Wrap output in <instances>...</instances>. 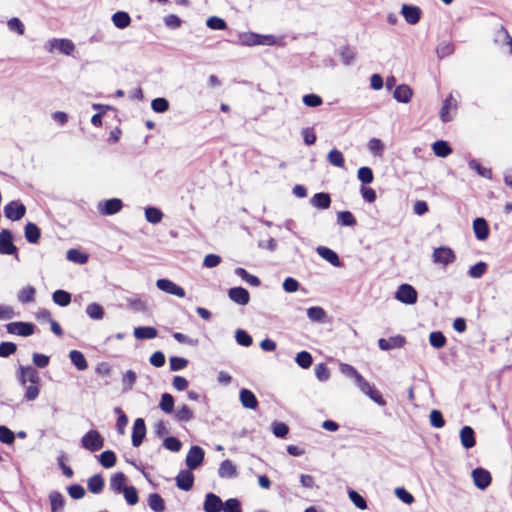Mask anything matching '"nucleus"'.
<instances>
[{
	"label": "nucleus",
	"mask_w": 512,
	"mask_h": 512,
	"mask_svg": "<svg viewBox=\"0 0 512 512\" xmlns=\"http://www.w3.org/2000/svg\"><path fill=\"white\" fill-rule=\"evenodd\" d=\"M206 25L212 30H225L227 28L225 20L217 16L209 17Z\"/></svg>",
	"instance_id": "62"
},
{
	"label": "nucleus",
	"mask_w": 512,
	"mask_h": 512,
	"mask_svg": "<svg viewBox=\"0 0 512 512\" xmlns=\"http://www.w3.org/2000/svg\"><path fill=\"white\" fill-rule=\"evenodd\" d=\"M355 384L361 390V392L367 395L375 403H377L380 406L386 405V401L382 397L381 393L369 382H367L362 375L358 376V379L355 381Z\"/></svg>",
	"instance_id": "2"
},
{
	"label": "nucleus",
	"mask_w": 512,
	"mask_h": 512,
	"mask_svg": "<svg viewBox=\"0 0 512 512\" xmlns=\"http://www.w3.org/2000/svg\"><path fill=\"white\" fill-rule=\"evenodd\" d=\"M223 508L221 498L214 493H207L203 503V510L205 512H220Z\"/></svg>",
	"instance_id": "14"
},
{
	"label": "nucleus",
	"mask_w": 512,
	"mask_h": 512,
	"mask_svg": "<svg viewBox=\"0 0 512 512\" xmlns=\"http://www.w3.org/2000/svg\"><path fill=\"white\" fill-rule=\"evenodd\" d=\"M368 149L374 156H382L384 144L380 139L372 138L368 142Z\"/></svg>",
	"instance_id": "61"
},
{
	"label": "nucleus",
	"mask_w": 512,
	"mask_h": 512,
	"mask_svg": "<svg viewBox=\"0 0 512 512\" xmlns=\"http://www.w3.org/2000/svg\"><path fill=\"white\" fill-rule=\"evenodd\" d=\"M67 259L78 264H84L87 262L88 256L77 249H70L67 251Z\"/></svg>",
	"instance_id": "59"
},
{
	"label": "nucleus",
	"mask_w": 512,
	"mask_h": 512,
	"mask_svg": "<svg viewBox=\"0 0 512 512\" xmlns=\"http://www.w3.org/2000/svg\"><path fill=\"white\" fill-rule=\"evenodd\" d=\"M429 342L434 348L440 349L445 346L446 337L440 331L431 332L429 335Z\"/></svg>",
	"instance_id": "48"
},
{
	"label": "nucleus",
	"mask_w": 512,
	"mask_h": 512,
	"mask_svg": "<svg viewBox=\"0 0 512 512\" xmlns=\"http://www.w3.org/2000/svg\"><path fill=\"white\" fill-rule=\"evenodd\" d=\"M460 440L464 448L470 449L474 447L476 444L474 430L470 426L462 427L460 430Z\"/></svg>",
	"instance_id": "26"
},
{
	"label": "nucleus",
	"mask_w": 512,
	"mask_h": 512,
	"mask_svg": "<svg viewBox=\"0 0 512 512\" xmlns=\"http://www.w3.org/2000/svg\"><path fill=\"white\" fill-rule=\"evenodd\" d=\"M472 477L475 486L480 490L486 489L491 484V474L484 468L479 467L474 469L472 471Z\"/></svg>",
	"instance_id": "10"
},
{
	"label": "nucleus",
	"mask_w": 512,
	"mask_h": 512,
	"mask_svg": "<svg viewBox=\"0 0 512 512\" xmlns=\"http://www.w3.org/2000/svg\"><path fill=\"white\" fill-rule=\"evenodd\" d=\"M218 475L220 478L224 479L236 478L238 476L236 466L231 460H224L219 465Z\"/></svg>",
	"instance_id": "22"
},
{
	"label": "nucleus",
	"mask_w": 512,
	"mask_h": 512,
	"mask_svg": "<svg viewBox=\"0 0 512 512\" xmlns=\"http://www.w3.org/2000/svg\"><path fill=\"white\" fill-rule=\"evenodd\" d=\"M405 342H406V339L403 336L397 335V336L390 337L388 339L380 338L378 340V346L381 350L388 351V350L403 347Z\"/></svg>",
	"instance_id": "15"
},
{
	"label": "nucleus",
	"mask_w": 512,
	"mask_h": 512,
	"mask_svg": "<svg viewBox=\"0 0 512 512\" xmlns=\"http://www.w3.org/2000/svg\"><path fill=\"white\" fill-rule=\"evenodd\" d=\"M148 505L154 512H163L165 510V502L163 498L157 493H152L149 495Z\"/></svg>",
	"instance_id": "38"
},
{
	"label": "nucleus",
	"mask_w": 512,
	"mask_h": 512,
	"mask_svg": "<svg viewBox=\"0 0 512 512\" xmlns=\"http://www.w3.org/2000/svg\"><path fill=\"white\" fill-rule=\"evenodd\" d=\"M21 370L26 374L28 381L30 384H39L40 376L38 371L33 366H24L21 365Z\"/></svg>",
	"instance_id": "60"
},
{
	"label": "nucleus",
	"mask_w": 512,
	"mask_h": 512,
	"mask_svg": "<svg viewBox=\"0 0 512 512\" xmlns=\"http://www.w3.org/2000/svg\"><path fill=\"white\" fill-rule=\"evenodd\" d=\"M86 314L94 320H100L104 316V309L98 303H91L86 307Z\"/></svg>",
	"instance_id": "45"
},
{
	"label": "nucleus",
	"mask_w": 512,
	"mask_h": 512,
	"mask_svg": "<svg viewBox=\"0 0 512 512\" xmlns=\"http://www.w3.org/2000/svg\"><path fill=\"white\" fill-rule=\"evenodd\" d=\"M49 500L51 504V512H62L65 505L64 496L57 492L53 491L49 495Z\"/></svg>",
	"instance_id": "32"
},
{
	"label": "nucleus",
	"mask_w": 512,
	"mask_h": 512,
	"mask_svg": "<svg viewBox=\"0 0 512 512\" xmlns=\"http://www.w3.org/2000/svg\"><path fill=\"white\" fill-rule=\"evenodd\" d=\"M307 316L313 322L322 323L326 319V312L321 307L313 306L307 309Z\"/></svg>",
	"instance_id": "40"
},
{
	"label": "nucleus",
	"mask_w": 512,
	"mask_h": 512,
	"mask_svg": "<svg viewBox=\"0 0 512 512\" xmlns=\"http://www.w3.org/2000/svg\"><path fill=\"white\" fill-rule=\"evenodd\" d=\"M239 399L243 407L255 410L258 407V400L255 394L246 388H242L239 392Z\"/></svg>",
	"instance_id": "21"
},
{
	"label": "nucleus",
	"mask_w": 512,
	"mask_h": 512,
	"mask_svg": "<svg viewBox=\"0 0 512 512\" xmlns=\"http://www.w3.org/2000/svg\"><path fill=\"white\" fill-rule=\"evenodd\" d=\"M145 436H146L145 421L142 418H137L134 421L133 429H132V437H131L132 445L134 447H139L142 444Z\"/></svg>",
	"instance_id": "11"
},
{
	"label": "nucleus",
	"mask_w": 512,
	"mask_h": 512,
	"mask_svg": "<svg viewBox=\"0 0 512 512\" xmlns=\"http://www.w3.org/2000/svg\"><path fill=\"white\" fill-rule=\"evenodd\" d=\"M457 108V101L450 94L445 100L440 110V119L442 122L447 123L453 119V116L450 114V110Z\"/></svg>",
	"instance_id": "20"
},
{
	"label": "nucleus",
	"mask_w": 512,
	"mask_h": 512,
	"mask_svg": "<svg viewBox=\"0 0 512 512\" xmlns=\"http://www.w3.org/2000/svg\"><path fill=\"white\" fill-rule=\"evenodd\" d=\"M223 512H241V503L236 498H230L223 503Z\"/></svg>",
	"instance_id": "64"
},
{
	"label": "nucleus",
	"mask_w": 512,
	"mask_h": 512,
	"mask_svg": "<svg viewBox=\"0 0 512 512\" xmlns=\"http://www.w3.org/2000/svg\"><path fill=\"white\" fill-rule=\"evenodd\" d=\"M239 43L242 46H257L259 43V34L254 32H244L239 34Z\"/></svg>",
	"instance_id": "36"
},
{
	"label": "nucleus",
	"mask_w": 512,
	"mask_h": 512,
	"mask_svg": "<svg viewBox=\"0 0 512 512\" xmlns=\"http://www.w3.org/2000/svg\"><path fill=\"white\" fill-rule=\"evenodd\" d=\"M234 272L243 281L247 282L251 286L258 287L261 284V281L257 276L250 274L244 268L237 267Z\"/></svg>",
	"instance_id": "35"
},
{
	"label": "nucleus",
	"mask_w": 512,
	"mask_h": 512,
	"mask_svg": "<svg viewBox=\"0 0 512 512\" xmlns=\"http://www.w3.org/2000/svg\"><path fill=\"white\" fill-rule=\"evenodd\" d=\"M136 373L132 370H128L122 377L123 391H129L132 389L136 382Z\"/></svg>",
	"instance_id": "58"
},
{
	"label": "nucleus",
	"mask_w": 512,
	"mask_h": 512,
	"mask_svg": "<svg viewBox=\"0 0 512 512\" xmlns=\"http://www.w3.org/2000/svg\"><path fill=\"white\" fill-rule=\"evenodd\" d=\"M487 268V264L483 261H480L469 268L468 275L471 278L479 279L486 273Z\"/></svg>",
	"instance_id": "46"
},
{
	"label": "nucleus",
	"mask_w": 512,
	"mask_h": 512,
	"mask_svg": "<svg viewBox=\"0 0 512 512\" xmlns=\"http://www.w3.org/2000/svg\"><path fill=\"white\" fill-rule=\"evenodd\" d=\"M176 486L183 491H190L194 485V475L190 470H181L175 478Z\"/></svg>",
	"instance_id": "13"
},
{
	"label": "nucleus",
	"mask_w": 512,
	"mask_h": 512,
	"mask_svg": "<svg viewBox=\"0 0 512 512\" xmlns=\"http://www.w3.org/2000/svg\"><path fill=\"white\" fill-rule=\"evenodd\" d=\"M146 220L152 224L159 223L163 218V213L156 207H147L145 209Z\"/></svg>",
	"instance_id": "44"
},
{
	"label": "nucleus",
	"mask_w": 512,
	"mask_h": 512,
	"mask_svg": "<svg viewBox=\"0 0 512 512\" xmlns=\"http://www.w3.org/2000/svg\"><path fill=\"white\" fill-rule=\"evenodd\" d=\"M6 331L9 334L28 337L34 334L36 326L31 322H10L6 324Z\"/></svg>",
	"instance_id": "4"
},
{
	"label": "nucleus",
	"mask_w": 512,
	"mask_h": 512,
	"mask_svg": "<svg viewBox=\"0 0 512 512\" xmlns=\"http://www.w3.org/2000/svg\"><path fill=\"white\" fill-rule=\"evenodd\" d=\"M456 260L454 251L447 246L435 248L432 253V261L435 264H443L445 266L452 264Z\"/></svg>",
	"instance_id": "6"
},
{
	"label": "nucleus",
	"mask_w": 512,
	"mask_h": 512,
	"mask_svg": "<svg viewBox=\"0 0 512 512\" xmlns=\"http://www.w3.org/2000/svg\"><path fill=\"white\" fill-rule=\"evenodd\" d=\"M81 446L90 452H96L103 448L104 438L97 430H89L82 436Z\"/></svg>",
	"instance_id": "1"
},
{
	"label": "nucleus",
	"mask_w": 512,
	"mask_h": 512,
	"mask_svg": "<svg viewBox=\"0 0 512 512\" xmlns=\"http://www.w3.org/2000/svg\"><path fill=\"white\" fill-rule=\"evenodd\" d=\"M401 13L407 23L414 25L419 22L421 18V9L417 6L404 4Z\"/></svg>",
	"instance_id": "18"
},
{
	"label": "nucleus",
	"mask_w": 512,
	"mask_h": 512,
	"mask_svg": "<svg viewBox=\"0 0 512 512\" xmlns=\"http://www.w3.org/2000/svg\"><path fill=\"white\" fill-rule=\"evenodd\" d=\"M159 407L160 409L167 413V414H171L174 410V398L171 394L169 393H164L162 394L161 396V400H160V403H159Z\"/></svg>",
	"instance_id": "42"
},
{
	"label": "nucleus",
	"mask_w": 512,
	"mask_h": 512,
	"mask_svg": "<svg viewBox=\"0 0 512 512\" xmlns=\"http://www.w3.org/2000/svg\"><path fill=\"white\" fill-rule=\"evenodd\" d=\"M151 108L156 113H165L169 109V102L166 98L158 97L152 100Z\"/></svg>",
	"instance_id": "53"
},
{
	"label": "nucleus",
	"mask_w": 512,
	"mask_h": 512,
	"mask_svg": "<svg viewBox=\"0 0 512 512\" xmlns=\"http://www.w3.org/2000/svg\"><path fill=\"white\" fill-rule=\"evenodd\" d=\"M52 299L57 305L65 307L71 302V294L65 290L59 289L53 293Z\"/></svg>",
	"instance_id": "39"
},
{
	"label": "nucleus",
	"mask_w": 512,
	"mask_h": 512,
	"mask_svg": "<svg viewBox=\"0 0 512 512\" xmlns=\"http://www.w3.org/2000/svg\"><path fill=\"white\" fill-rule=\"evenodd\" d=\"M357 177L363 184H370L374 179L372 169L367 166H363L358 169Z\"/></svg>",
	"instance_id": "52"
},
{
	"label": "nucleus",
	"mask_w": 512,
	"mask_h": 512,
	"mask_svg": "<svg viewBox=\"0 0 512 512\" xmlns=\"http://www.w3.org/2000/svg\"><path fill=\"white\" fill-rule=\"evenodd\" d=\"M295 362L301 368L308 369L313 363V357L309 352L301 351V352L297 353V355L295 357Z\"/></svg>",
	"instance_id": "43"
},
{
	"label": "nucleus",
	"mask_w": 512,
	"mask_h": 512,
	"mask_svg": "<svg viewBox=\"0 0 512 512\" xmlns=\"http://www.w3.org/2000/svg\"><path fill=\"white\" fill-rule=\"evenodd\" d=\"M36 290L32 286H26L22 288L18 293V301L26 304L31 303L35 299Z\"/></svg>",
	"instance_id": "41"
},
{
	"label": "nucleus",
	"mask_w": 512,
	"mask_h": 512,
	"mask_svg": "<svg viewBox=\"0 0 512 512\" xmlns=\"http://www.w3.org/2000/svg\"><path fill=\"white\" fill-rule=\"evenodd\" d=\"M316 252L321 258L329 262L334 267H341L343 265L338 254L328 247L318 246L316 248Z\"/></svg>",
	"instance_id": "16"
},
{
	"label": "nucleus",
	"mask_w": 512,
	"mask_h": 512,
	"mask_svg": "<svg viewBox=\"0 0 512 512\" xmlns=\"http://www.w3.org/2000/svg\"><path fill=\"white\" fill-rule=\"evenodd\" d=\"M87 488L93 494H99L104 488V479L100 474L91 476L87 481Z\"/></svg>",
	"instance_id": "31"
},
{
	"label": "nucleus",
	"mask_w": 512,
	"mask_h": 512,
	"mask_svg": "<svg viewBox=\"0 0 512 512\" xmlns=\"http://www.w3.org/2000/svg\"><path fill=\"white\" fill-rule=\"evenodd\" d=\"M469 168L476 171L480 176L491 179L492 171L489 168L483 167L478 161L472 159L468 163Z\"/></svg>",
	"instance_id": "47"
},
{
	"label": "nucleus",
	"mask_w": 512,
	"mask_h": 512,
	"mask_svg": "<svg viewBox=\"0 0 512 512\" xmlns=\"http://www.w3.org/2000/svg\"><path fill=\"white\" fill-rule=\"evenodd\" d=\"M494 42L498 46H509V53L512 54V37L508 31L503 27H499L494 33Z\"/></svg>",
	"instance_id": "23"
},
{
	"label": "nucleus",
	"mask_w": 512,
	"mask_h": 512,
	"mask_svg": "<svg viewBox=\"0 0 512 512\" xmlns=\"http://www.w3.org/2000/svg\"><path fill=\"white\" fill-rule=\"evenodd\" d=\"M432 150L438 157L445 158L452 153V148L447 141L438 140L432 144Z\"/></svg>",
	"instance_id": "33"
},
{
	"label": "nucleus",
	"mask_w": 512,
	"mask_h": 512,
	"mask_svg": "<svg viewBox=\"0 0 512 512\" xmlns=\"http://www.w3.org/2000/svg\"><path fill=\"white\" fill-rule=\"evenodd\" d=\"M235 339L239 345L244 347H249L253 343L252 337L245 330L242 329L236 330Z\"/></svg>",
	"instance_id": "56"
},
{
	"label": "nucleus",
	"mask_w": 512,
	"mask_h": 512,
	"mask_svg": "<svg viewBox=\"0 0 512 512\" xmlns=\"http://www.w3.org/2000/svg\"><path fill=\"white\" fill-rule=\"evenodd\" d=\"M69 358L73 365L80 371L87 369L88 363L82 352L78 350H71L69 353Z\"/></svg>",
	"instance_id": "34"
},
{
	"label": "nucleus",
	"mask_w": 512,
	"mask_h": 512,
	"mask_svg": "<svg viewBox=\"0 0 512 512\" xmlns=\"http://www.w3.org/2000/svg\"><path fill=\"white\" fill-rule=\"evenodd\" d=\"M327 159L329 161V163L333 166H336V167H343L344 166V157H343V154L341 151L337 150V149H332L328 155H327Z\"/></svg>",
	"instance_id": "50"
},
{
	"label": "nucleus",
	"mask_w": 512,
	"mask_h": 512,
	"mask_svg": "<svg viewBox=\"0 0 512 512\" xmlns=\"http://www.w3.org/2000/svg\"><path fill=\"white\" fill-rule=\"evenodd\" d=\"M205 452L200 446H192L187 453L185 463L189 470L197 469L204 461Z\"/></svg>",
	"instance_id": "8"
},
{
	"label": "nucleus",
	"mask_w": 512,
	"mask_h": 512,
	"mask_svg": "<svg viewBox=\"0 0 512 512\" xmlns=\"http://www.w3.org/2000/svg\"><path fill=\"white\" fill-rule=\"evenodd\" d=\"M163 446L172 452H179L182 448L181 441L174 436H168L163 440Z\"/></svg>",
	"instance_id": "54"
},
{
	"label": "nucleus",
	"mask_w": 512,
	"mask_h": 512,
	"mask_svg": "<svg viewBox=\"0 0 512 512\" xmlns=\"http://www.w3.org/2000/svg\"><path fill=\"white\" fill-rule=\"evenodd\" d=\"M121 493H123L129 505H136L138 503V492L134 486H127Z\"/></svg>",
	"instance_id": "57"
},
{
	"label": "nucleus",
	"mask_w": 512,
	"mask_h": 512,
	"mask_svg": "<svg viewBox=\"0 0 512 512\" xmlns=\"http://www.w3.org/2000/svg\"><path fill=\"white\" fill-rule=\"evenodd\" d=\"M339 54H340L342 63L346 66L351 65L356 57V53L349 46L342 47L340 49Z\"/></svg>",
	"instance_id": "49"
},
{
	"label": "nucleus",
	"mask_w": 512,
	"mask_h": 512,
	"mask_svg": "<svg viewBox=\"0 0 512 512\" xmlns=\"http://www.w3.org/2000/svg\"><path fill=\"white\" fill-rule=\"evenodd\" d=\"M412 95V89L406 84L398 85L393 92L394 99L400 103L410 102Z\"/></svg>",
	"instance_id": "25"
},
{
	"label": "nucleus",
	"mask_w": 512,
	"mask_h": 512,
	"mask_svg": "<svg viewBox=\"0 0 512 512\" xmlns=\"http://www.w3.org/2000/svg\"><path fill=\"white\" fill-rule=\"evenodd\" d=\"M98 460L104 468H112L116 464L117 458L113 451L106 450L98 456Z\"/></svg>",
	"instance_id": "37"
},
{
	"label": "nucleus",
	"mask_w": 512,
	"mask_h": 512,
	"mask_svg": "<svg viewBox=\"0 0 512 512\" xmlns=\"http://www.w3.org/2000/svg\"><path fill=\"white\" fill-rule=\"evenodd\" d=\"M127 478L123 472L115 473L110 479V489L115 493H121L126 486Z\"/></svg>",
	"instance_id": "28"
},
{
	"label": "nucleus",
	"mask_w": 512,
	"mask_h": 512,
	"mask_svg": "<svg viewBox=\"0 0 512 512\" xmlns=\"http://www.w3.org/2000/svg\"><path fill=\"white\" fill-rule=\"evenodd\" d=\"M395 297L401 303L412 305L417 302L418 293L410 284H401L395 294Z\"/></svg>",
	"instance_id": "5"
},
{
	"label": "nucleus",
	"mask_w": 512,
	"mask_h": 512,
	"mask_svg": "<svg viewBox=\"0 0 512 512\" xmlns=\"http://www.w3.org/2000/svg\"><path fill=\"white\" fill-rule=\"evenodd\" d=\"M157 334V330L151 326H139L134 329V336L139 340L153 339Z\"/></svg>",
	"instance_id": "30"
},
{
	"label": "nucleus",
	"mask_w": 512,
	"mask_h": 512,
	"mask_svg": "<svg viewBox=\"0 0 512 512\" xmlns=\"http://www.w3.org/2000/svg\"><path fill=\"white\" fill-rule=\"evenodd\" d=\"M337 220L342 226H354L356 224V218L350 211L339 212Z\"/></svg>",
	"instance_id": "55"
},
{
	"label": "nucleus",
	"mask_w": 512,
	"mask_h": 512,
	"mask_svg": "<svg viewBox=\"0 0 512 512\" xmlns=\"http://www.w3.org/2000/svg\"><path fill=\"white\" fill-rule=\"evenodd\" d=\"M0 254L14 255L18 259V248L13 243V234L8 229L0 232Z\"/></svg>",
	"instance_id": "3"
},
{
	"label": "nucleus",
	"mask_w": 512,
	"mask_h": 512,
	"mask_svg": "<svg viewBox=\"0 0 512 512\" xmlns=\"http://www.w3.org/2000/svg\"><path fill=\"white\" fill-rule=\"evenodd\" d=\"M123 207V203L118 198H111L103 203H99L98 210L102 215H114Z\"/></svg>",
	"instance_id": "12"
},
{
	"label": "nucleus",
	"mask_w": 512,
	"mask_h": 512,
	"mask_svg": "<svg viewBox=\"0 0 512 512\" xmlns=\"http://www.w3.org/2000/svg\"><path fill=\"white\" fill-rule=\"evenodd\" d=\"M156 286L159 290L171 295H175L180 298H183L186 295L185 290L182 287H180L179 285H177L176 283L172 282L169 279H158L156 281Z\"/></svg>",
	"instance_id": "9"
},
{
	"label": "nucleus",
	"mask_w": 512,
	"mask_h": 512,
	"mask_svg": "<svg viewBox=\"0 0 512 512\" xmlns=\"http://www.w3.org/2000/svg\"><path fill=\"white\" fill-rule=\"evenodd\" d=\"M4 215L11 221L22 219L26 213V207L20 201H11L4 206Z\"/></svg>",
	"instance_id": "7"
},
{
	"label": "nucleus",
	"mask_w": 512,
	"mask_h": 512,
	"mask_svg": "<svg viewBox=\"0 0 512 512\" xmlns=\"http://www.w3.org/2000/svg\"><path fill=\"white\" fill-rule=\"evenodd\" d=\"M310 204L317 209H328L331 205L330 194L326 192H318L311 197Z\"/></svg>",
	"instance_id": "24"
},
{
	"label": "nucleus",
	"mask_w": 512,
	"mask_h": 512,
	"mask_svg": "<svg viewBox=\"0 0 512 512\" xmlns=\"http://www.w3.org/2000/svg\"><path fill=\"white\" fill-rule=\"evenodd\" d=\"M229 298L239 305H247L250 301L248 290L243 287H233L228 291Z\"/></svg>",
	"instance_id": "17"
},
{
	"label": "nucleus",
	"mask_w": 512,
	"mask_h": 512,
	"mask_svg": "<svg viewBox=\"0 0 512 512\" xmlns=\"http://www.w3.org/2000/svg\"><path fill=\"white\" fill-rule=\"evenodd\" d=\"M348 496L357 508H359L361 510H364L367 508L366 500L357 491L349 490Z\"/></svg>",
	"instance_id": "63"
},
{
	"label": "nucleus",
	"mask_w": 512,
	"mask_h": 512,
	"mask_svg": "<svg viewBox=\"0 0 512 512\" xmlns=\"http://www.w3.org/2000/svg\"><path fill=\"white\" fill-rule=\"evenodd\" d=\"M193 417V412L187 405H182L175 413V418L179 422H188Z\"/></svg>",
	"instance_id": "51"
},
{
	"label": "nucleus",
	"mask_w": 512,
	"mask_h": 512,
	"mask_svg": "<svg viewBox=\"0 0 512 512\" xmlns=\"http://www.w3.org/2000/svg\"><path fill=\"white\" fill-rule=\"evenodd\" d=\"M24 235L29 243L36 244L41 237V231L36 224L29 222L25 225Z\"/></svg>",
	"instance_id": "27"
},
{
	"label": "nucleus",
	"mask_w": 512,
	"mask_h": 512,
	"mask_svg": "<svg viewBox=\"0 0 512 512\" xmlns=\"http://www.w3.org/2000/svg\"><path fill=\"white\" fill-rule=\"evenodd\" d=\"M114 26L118 29H125L131 23L130 15L125 11H117L112 15L111 18Z\"/></svg>",
	"instance_id": "29"
},
{
	"label": "nucleus",
	"mask_w": 512,
	"mask_h": 512,
	"mask_svg": "<svg viewBox=\"0 0 512 512\" xmlns=\"http://www.w3.org/2000/svg\"><path fill=\"white\" fill-rule=\"evenodd\" d=\"M473 231L475 234V237L480 240L484 241L489 236V225L488 222L482 218L478 217L473 221Z\"/></svg>",
	"instance_id": "19"
}]
</instances>
